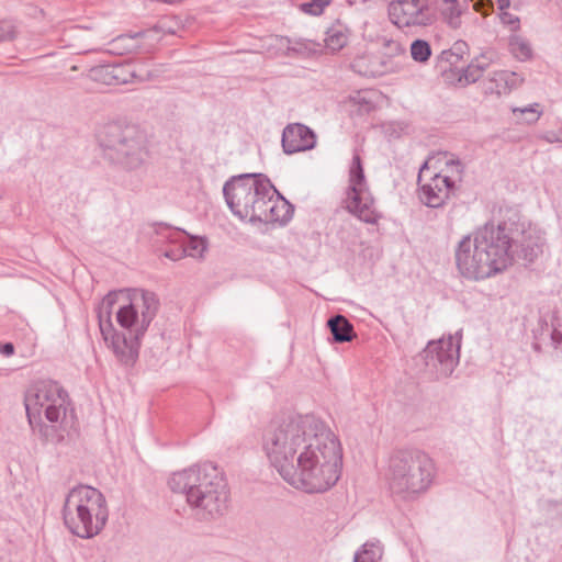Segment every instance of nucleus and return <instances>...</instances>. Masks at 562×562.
I'll return each mask as SVG.
<instances>
[{
  "instance_id": "obj_4",
  "label": "nucleus",
  "mask_w": 562,
  "mask_h": 562,
  "mask_svg": "<svg viewBox=\"0 0 562 562\" xmlns=\"http://www.w3.org/2000/svg\"><path fill=\"white\" fill-rule=\"evenodd\" d=\"M61 514L66 528L81 539L98 536L109 520L105 496L98 488L85 484H78L68 492Z\"/></svg>"
},
{
  "instance_id": "obj_32",
  "label": "nucleus",
  "mask_w": 562,
  "mask_h": 562,
  "mask_svg": "<svg viewBox=\"0 0 562 562\" xmlns=\"http://www.w3.org/2000/svg\"><path fill=\"white\" fill-rule=\"evenodd\" d=\"M136 35H120L110 43L109 52L112 54L123 55L133 49V45L130 44L135 40Z\"/></svg>"
},
{
  "instance_id": "obj_19",
  "label": "nucleus",
  "mask_w": 562,
  "mask_h": 562,
  "mask_svg": "<svg viewBox=\"0 0 562 562\" xmlns=\"http://www.w3.org/2000/svg\"><path fill=\"white\" fill-rule=\"evenodd\" d=\"M155 233L159 237L181 243L182 247L186 248V256L193 258L202 257L206 250V239L191 236L184 229L172 228L168 224L159 223L156 225Z\"/></svg>"
},
{
  "instance_id": "obj_27",
  "label": "nucleus",
  "mask_w": 562,
  "mask_h": 562,
  "mask_svg": "<svg viewBox=\"0 0 562 562\" xmlns=\"http://www.w3.org/2000/svg\"><path fill=\"white\" fill-rule=\"evenodd\" d=\"M512 111L519 123L533 124L542 115V110L539 103L529 104L525 108H514Z\"/></svg>"
},
{
  "instance_id": "obj_42",
  "label": "nucleus",
  "mask_w": 562,
  "mask_h": 562,
  "mask_svg": "<svg viewBox=\"0 0 562 562\" xmlns=\"http://www.w3.org/2000/svg\"><path fill=\"white\" fill-rule=\"evenodd\" d=\"M0 353L10 357L14 353V346L12 342L0 344Z\"/></svg>"
},
{
  "instance_id": "obj_12",
  "label": "nucleus",
  "mask_w": 562,
  "mask_h": 562,
  "mask_svg": "<svg viewBox=\"0 0 562 562\" xmlns=\"http://www.w3.org/2000/svg\"><path fill=\"white\" fill-rule=\"evenodd\" d=\"M120 297H123L124 300L126 297L125 292L122 290L109 292L102 299L97 311L99 327L104 341L112 349L117 361L123 366L133 367V357H135V351L123 352V349L127 347L126 334L119 333L114 328L111 319L112 310L119 302Z\"/></svg>"
},
{
  "instance_id": "obj_25",
  "label": "nucleus",
  "mask_w": 562,
  "mask_h": 562,
  "mask_svg": "<svg viewBox=\"0 0 562 562\" xmlns=\"http://www.w3.org/2000/svg\"><path fill=\"white\" fill-rule=\"evenodd\" d=\"M34 435H37L43 443L58 445L64 440L60 427L52 423L47 425L42 420V416L27 419Z\"/></svg>"
},
{
  "instance_id": "obj_41",
  "label": "nucleus",
  "mask_w": 562,
  "mask_h": 562,
  "mask_svg": "<svg viewBox=\"0 0 562 562\" xmlns=\"http://www.w3.org/2000/svg\"><path fill=\"white\" fill-rule=\"evenodd\" d=\"M550 338L551 344L555 349L562 347V333L559 329L553 328L550 333Z\"/></svg>"
},
{
  "instance_id": "obj_22",
  "label": "nucleus",
  "mask_w": 562,
  "mask_h": 562,
  "mask_svg": "<svg viewBox=\"0 0 562 562\" xmlns=\"http://www.w3.org/2000/svg\"><path fill=\"white\" fill-rule=\"evenodd\" d=\"M464 168V164L456 155L445 153L443 166L435 175L440 177L442 180L447 178L449 180V186L460 193Z\"/></svg>"
},
{
  "instance_id": "obj_37",
  "label": "nucleus",
  "mask_w": 562,
  "mask_h": 562,
  "mask_svg": "<svg viewBox=\"0 0 562 562\" xmlns=\"http://www.w3.org/2000/svg\"><path fill=\"white\" fill-rule=\"evenodd\" d=\"M460 59L453 55V52L450 49L442 50L437 56L438 67L446 71L447 69H451L452 66H457Z\"/></svg>"
},
{
  "instance_id": "obj_28",
  "label": "nucleus",
  "mask_w": 562,
  "mask_h": 562,
  "mask_svg": "<svg viewBox=\"0 0 562 562\" xmlns=\"http://www.w3.org/2000/svg\"><path fill=\"white\" fill-rule=\"evenodd\" d=\"M509 50L519 60H527L532 56V49L529 42L518 35L509 37Z\"/></svg>"
},
{
  "instance_id": "obj_23",
  "label": "nucleus",
  "mask_w": 562,
  "mask_h": 562,
  "mask_svg": "<svg viewBox=\"0 0 562 562\" xmlns=\"http://www.w3.org/2000/svg\"><path fill=\"white\" fill-rule=\"evenodd\" d=\"M494 52L487 50L475 57L465 68L461 69L459 81H464L467 85L476 82L494 61Z\"/></svg>"
},
{
  "instance_id": "obj_17",
  "label": "nucleus",
  "mask_w": 562,
  "mask_h": 562,
  "mask_svg": "<svg viewBox=\"0 0 562 562\" xmlns=\"http://www.w3.org/2000/svg\"><path fill=\"white\" fill-rule=\"evenodd\" d=\"M459 193L449 186V180H443L434 175L429 182L420 184L418 188V198L420 202L430 209L443 207L452 198Z\"/></svg>"
},
{
  "instance_id": "obj_33",
  "label": "nucleus",
  "mask_w": 562,
  "mask_h": 562,
  "mask_svg": "<svg viewBox=\"0 0 562 562\" xmlns=\"http://www.w3.org/2000/svg\"><path fill=\"white\" fill-rule=\"evenodd\" d=\"M89 76L92 80L101 82L106 86L114 85L113 72H111V65H101L90 69Z\"/></svg>"
},
{
  "instance_id": "obj_45",
  "label": "nucleus",
  "mask_w": 562,
  "mask_h": 562,
  "mask_svg": "<svg viewBox=\"0 0 562 562\" xmlns=\"http://www.w3.org/2000/svg\"><path fill=\"white\" fill-rule=\"evenodd\" d=\"M425 169H428V162H427V161H425V162L423 164V166L420 167V169H419V175H418V179H417L418 183H420V181H422V172H423Z\"/></svg>"
},
{
  "instance_id": "obj_18",
  "label": "nucleus",
  "mask_w": 562,
  "mask_h": 562,
  "mask_svg": "<svg viewBox=\"0 0 562 562\" xmlns=\"http://www.w3.org/2000/svg\"><path fill=\"white\" fill-rule=\"evenodd\" d=\"M263 206L258 212L257 223H279L288 224L294 213V206L284 199L277 190L274 193H268L263 198Z\"/></svg>"
},
{
  "instance_id": "obj_29",
  "label": "nucleus",
  "mask_w": 562,
  "mask_h": 562,
  "mask_svg": "<svg viewBox=\"0 0 562 562\" xmlns=\"http://www.w3.org/2000/svg\"><path fill=\"white\" fill-rule=\"evenodd\" d=\"M411 56L415 61L425 64L431 57L430 44L420 38L413 41L411 44Z\"/></svg>"
},
{
  "instance_id": "obj_35",
  "label": "nucleus",
  "mask_w": 562,
  "mask_h": 562,
  "mask_svg": "<svg viewBox=\"0 0 562 562\" xmlns=\"http://www.w3.org/2000/svg\"><path fill=\"white\" fill-rule=\"evenodd\" d=\"M111 72H113L114 85H124L131 81L134 77L130 66L122 64L111 65Z\"/></svg>"
},
{
  "instance_id": "obj_1",
  "label": "nucleus",
  "mask_w": 562,
  "mask_h": 562,
  "mask_svg": "<svg viewBox=\"0 0 562 562\" xmlns=\"http://www.w3.org/2000/svg\"><path fill=\"white\" fill-rule=\"evenodd\" d=\"M317 430L305 429L293 449L294 475H282L290 485L306 493L328 491L341 474L340 442L319 418Z\"/></svg>"
},
{
  "instance_id": "obj_39",
  "label": "nucleus",
  "mask_w": 562,
  "mask_h": 562,
  "mask_svg": "<svg viewBox=\"0 0 562 562\" xmlns=\"http://www.w3.org/2000/svg\"><path fill=\"white\" fill-rule=\"evenodd\" d=\"M468 50L469 46L464 41H457L450 48V52H453V55L460 60L463 58L464 54L468 53Z\"/></svg>"
},
{
  "instance_id": "obj_40",
  "label": "nucleus",
  "mask_w": 562,
  "mask_h": 562,
  "mask_svg": "<svg viewBox=\"0 0 562 562\" xmlns=\"http://www.w3.org/2000/svg\"><path fill=\"white\" fill-rule=\"evenodd\" d=\"M502 22L504 24H508L513 27V30H516L519 27V19L518 16H515L508 12H502L501 14Z\"/></svg>"
},
{
  "instance_id": "obj_8",
  "label": "nucleus",
  "mask_w": 562,
  "mask_h": 562,
  "mask_svg": "<svg viewBox=\"0 0 562 562\" xmlns=\"http://www.w3.org/2000/svg\"><path fill=\"white\" fill-rule=\"evenodd\" d=\"M160 303L157 295L147 290H128L125 302L116 312V322L126 330L127 347L123 352L135 351L133 366L138 359L140 340L156 317Z\"/></svg>"
},
{
  "instance_id": "obj_46",
  "label": "nucleus",
  "mask_w": 562,
  "mask_h": 562,
  "mask_svg": "<svg viewBox=\"0 0 562 562\" xmlns=\"http://www.w3.org/2000/svg\"><path fill=\"white\" fill-rule=\"evenodd\" d=\"M353 562H366L363 560H360V552H356L353 557Z\"/></svg>"
},
{
  "instance_id": "obj_15",
  "label": "nucleus",
  "mask_w": 562,
  "mask_h": 562,
  "mask_svg": "<svg viewBox=\"0 0 562 562\" xmlns=\"http://www.w3.org/2000/svg\"><path fill=\"white\" fill-rule=\"evenodd\" d=\"M390 20L398 27L418 25L426 26L432 23V15L420 0H393L389 3Z\"/></svg>"
},
{
  "instance_id": "obj_9",
  "label": "nucleus",
  "mask_w": 562,
  "mask_h": 562,
  "mask_svg": "<svg viewBox=\"0 0 562 562\" xmlns=\"http://www.w3.org/2000/svg\"><path fill=\"white\" fill-rule=\"evenodd\" d=\"M69 396L66 390L56 381L38 380L33 382L24 395L27 419L42 416L44 413L49 423H58L66 417V405Z\"/></svg>"
},
{
  "instance_id": "obj_16",
  "label": "nucleus",
  "mask_w": 562,
  "mask_h": 562,
  "mask_svg": "<svg viewBox=\"0 0 562 562\" xmlns=\"http://www.w3.org/2000/svg\"><path fill=\"white\" fill-rule=\"evenodd\" d=\"M316 143L315 132L302 123H290L283 128L281 145L285 155L311 150Z\"/></svg>"
},
{
  "instance_id": "obj_11",
  "label": "nucleus",
  "mask_w": 562,
  "mask_h": 562,
  "mask_svg": "<svg viewBox=\"0 0 562 562\" xmlns=\"http://www.w3.org/2000/svg\"><path fill=\"white\" fill-rule=\"evenodd\" d=\"M347 210L360 221L378 224L382 215L374 209V199L368 190L362 160L355 155L349 170Z\"/></svg>"
},
{
  "instance_id": "obj_5",
  "label": "nucleus",
  "mask_w": 562,
  "mask_h": 562,
  "mask_svg": "<svg viewBox=\"0 0 562 562\" xmlns=\"http://www.w3.org/2000/svg\"><path fill=\"white\" fill-rule=\"evenodd\" d=\"M318 417L313 414L295 415L272 420L262 435V449L271 465L282 475H294L293 449L305 429L317 430Z\"/></svg>"
},
{
  "instance_id": "obj_13",
  "label": "nucleus",
  "mask_w": 562,
  "mask_h": 562,
  "mask_svg": "<svg viewBox=\"0 0 562 562\" xmlns=\"http://www.w3.org/2000/svg\"><path fill=\"white\" fill-rule=\"evenodd\" d=\"M454 257L459 272L467 279L483 280L496 274L488 260L479 252L476 243L471 239L470 235L464 236L458 243Z\"/></svg>"
},
{
  "instance_id": "obj_30",
  "label": "nucleus",
  "mask_w": 562,
  "mask_h": 562,
  "mask_svg": "<svg viewBox=\"0 0 562 562\" xmlns=\"http://www.w3.org/2000/svg\"><path fill=\"white\" fill-rule=\"evenodd\" d=\"M182 29L181 22L177 16H164L153 27L157 33L175 35Z\"/></svg>"
},
{
  "instance_id": "obj_2",
  "label": "nucleus",
  "mask_w": 562,
  "mask_h": 562,
  "mask_svg": "<svg viewBox=\"0 0 562 562\" xmlns=\"http://www.w3.org/2000/svg\"><path fill=\"white\" fill-rule=\"evenodd\" d=\"M168 485L172 492L186 495L187 503L201 520L218 519L228 509L229 487L225 473L213 462L173 473Z\"/></svg>"
},
{
  "instance_id": "obj_6",
  "label": "nucleus",
  "mask_w": 562,
  "mask_h": 562,
  "mask_svg": "<svg viewBox=\"0 0 562 562\" xmlns=\"http://www.w3.org/2000/svg\"><path fill=\"white\" fill-rule=\"evenodd\" d=\"M98 142L104 159L124 169L139 168L148 155L147 135L136 124L106 123L98 133Z\"/></svg>"
},
{
  "instance_id": "obj_47",
  "label": "nucleus",
  "mask_w": 562,
  "mask_h": 562,
  "mask_svg": "<svg viewBox=\"0 0 562 562\" xmlns=\"http://www.w3.org/2000/svg\"><path fill=\"white\" fill-rule=\"evenodd\" d=\"M535 350H539V346L537 344L533 345Z\"/></svg>"
},
{
  "instance_id": "obj_36",
  "label": "nucleus",
  "mask_w": 562,
  "mask_h": 562,
  "mask_svg": "<svg viewBox=\"0 0 562 562\" xmlns=\"http://www.w3.org/2000/svg\"><path fill=\"white\" fill-rule=\"evenodd\" d=\"M18 35V26L13 20H0V43L11 42Z\"/></svg>"
},
{
  "instance_id": "obj_7",
  "label": "nucleus",
  "mask_w": 562,
  "mask_h": 562,
  "mask_svg": "<svg viewBox=\"0 0 562 562\" xmlns=\"http://www.w3.org/2000/svg\"><path fill=\"white\" fill-rule=\"evenodd\" d=\"M277 192L265 173H241L232 176L223 187V195L231 212L241 221L257 223L263 198Z\"/></svg>"
},
{
  "instance_id": "obj_31",
  "label": "nucleus",
  "mask_w": 562,
  "mask_h": 562,
  "mask_svg": "<svg viewBox=\"0 0 562 562\" xmlns=\"http://www.w3.org/2000/svg\"><path fill=\"white\" fill-rule=\"evenodd\" d=\"M360 552V560L366 562H379L382 558V548L380 542H366L362 547L357 551Z\"/></svg>"
},
{
  "instance_id": "obj_34",
  "label": "nucleus",
  "mask_w": 562,
  "mask_h": 562,
  "mask_svg": "<svg viewBox=\"0 0 562 562\" xmlns=\"http://www.w3.org/2000/svg\"><path fill=\"white\" fill-rule=\"evenodd\" d=\"M157 237V241H167L170 244V247L166 248L162 251V256L173 261L180 260L186 257V248L182 247L181 243L173 241L170 238H164L159 236Z\"/></svg>"
},
{
  "instance_id": "obj_10",
  "label": "nucleus",
  "mask_w": 562,
  "mask_h": 562,
  "mask_svg": "<svg viewBox=\"0 0 562 562\" xmlns=\"http://www.w3.org/2000/svg\"><path fill=\"white\" fill-rule=\"evenodd\" d=\"M509 231L506 222H499L498 224L488 222L473 234L479 252L484 255V259L488 260L495 273L504 271L513 263V237Z\"/></svg>"
},
{
  "instance_id": "obj_44",
  "label": "nucleus",
  "mask_w": 562,
  "mask_h": 562,
  "mask_svg": "<svg viewBox=\"0 0 562 562\" xmlns=\"http://www.w3.org/2000/svg\"><path fill=\"white\" fill-rule=\"evenodd\" d=\"M559 136H555V135H552V136H549L547 139L549 142H562V130L559 132Z\"/></svg>"
},
{
  "instance_id": "obj_21",
  "label": "nucleus",
  "mask_w": 562,
  "mask_h": 562,
  "mask_svg": "<svg viewBox=\"0 0 562 562\" xmlns=\"http://www.w3.org/2000/svg\"><path fill=\"white\" fill-rule=\"evenodd\" d=\"M519 81L520 79L516 72L508 70L494 71L484 83V92L498 97L507 94L518 86Z\"/></svg>"
},
{
  "instance_id": "obj_20",
  "label": "nucleus",
  "mask_w": 562,
  "mask_h": 562,
  "mask_svg": "<svg viewBox=\"0 0 562 562\" xmlns=\"http://www.w3.org/2000/svg\"><path fill=\"white\" fill-rule=\"evenodd\" d=\"M541 239L532 235H524L520 240L512 241L513 261L521 260L525 266L531 265L542 254Z\"/></svg>"
},
{
  "instance_id": "obj_43",
  "label": "nucleus",
  "mask_w": 562,
  "mask_h": 562,
  "mask_svg": "<svg viewBox=\"0 0 562 562\" xmlns=\"http://www.w3.org/2000/svg\"><path fill=\"white\" fill-rule=\"evenodd\" d=\"M498 9L501 11H504L509 8L510 1L509 0H497Z\"/></svg>"
},
{
  "instance_id": "obj_24",
  "label": "nucleus",
  "mask_w": 562,
  "mask_h": 562,
  "mask_svg": "<svg viewBox=\"0 0 562 562\" xmlns=\"http://www.w3.org/2000/svg\"><path fill=\"white\" fill-rule=\"evenodd\" d=\"M327 327L331 334V340L336 344L349 342L356 337L352 323L341 314L329 317Z\"/></svg>"
},
{
  "instance_id": "obj_14",
  "label": "nucleus",
  "mask_w": 562,
  "mask_h": 562,
  "mask_svg": "<svg viewBox=\"0 0 562 562\" xmlns=\"http://www.w3.org/2000/svg\"><path fill=\"white\" fill-rule=\"evenodd\" d=\"M460 342H454L452 336L448 339L429 341L423 350V358L428 368L436 370L437 378H448L459 363Z\"/></svg>"
},
{
  "instance_id": "obj_3",
  "label": "nucleus",
  "mask_w": 562,
  "mask_h": 562,
  "mask_svg": "<svg viewBox=\"0 0 562 562\" xmlns=\"http://www.w3.org/2000/svg\"><path fill=\"white\" fill-rule=\"evenodd\" d=\"M436 476L432 458L418 448L392 451L387 460L386 480L392 495L412 501L428 491Z\"/></svg>"
},
{
  "instance_id": "obj_38",
  "label": "nucleus",
  "mask_w": 562,
  "mask_h": 562,
  "mask_svg": "<svg viewBox=\"0 0 562 562\" xmlns=\"http://www.w3.org/2000/svg\"><path fill=\"white\" fill-rule=\"evenodd\" d=\"M330 2L331 0H312V2L303 3L302 10L305 13L319 15L323 13L324 9L330 4Z\"/></svg>"
},
{
  "instance_id": "obj_26",
  "label": "nucleus",
  "mask_w": 562,
  "mask_h": 562,
  "mask_svg": "<svg viewBox=\"0 0 562 562\" xmlns=\"http://www.w3.org/2000/svg\"><path fill=\"white\" fill-rule=\"evenodd\" d=\"M348 42V35L346 29L341 25L333 26L327 31L325 44L331 52H338L346 46Z\"/></svg>"
}]
</instances>
